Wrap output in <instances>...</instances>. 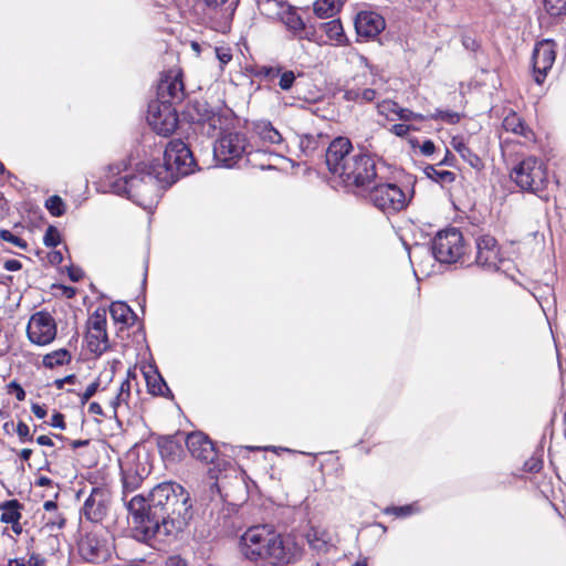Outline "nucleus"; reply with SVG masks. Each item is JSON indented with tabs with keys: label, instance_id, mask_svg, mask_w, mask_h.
Instances as JSON below:
<instances>
[{
	"label": "nucleus",
	"instance_id": "9d476101",
	"mask_svg": "<svg viewBox=\"0 0 566 566\" xmlns=\"http://www.w3.org/2000/svg\"><path fill=\"white\" fill-rule=\"evenodd\" d=\"M370 201L385 213L401 211L407 206V197L395 184H375L369 188Z\"/></svg>",
	"mask_w": 566,
	"mask_h": 566
},
{
	"label": "nucleus",
	"instance_id": "de8ad7c7",
	"mask_svg": "<svg viewBox=\"0 0 566 566\" xmlns=\"http://www.w3.org/2000/svg\"><path fill=\"white\" fill-rule=\"evenodd\" d=\"M10 392L15 394V398L19 401H23L25 399V391L24 389L15 381H11L8 386Z\"/></svg>",
	"mask_w": 566,
	"mask_h": 566
},
{
	"label": "nucleus",
	"instance_id": "2eb2a0df",
	"mask_svg": "<svg viewBox=\"0 0 566 566\" xmlns=\"http://www.w3.org/2000/svg\"><path fill=\"white\" fill-rule=\"evenodd\" d=\"M185 98L182 73L179 69L165 72L157 86V101L155 103H180Z\"/></svg>",
	"mask_w": 566,
	"mask_h": 566
},
{
	"label": "nucleus",
	"instance_id": "ea45409f",
	"mask_svg": "<svg viewBox=\"0 0 566 566\" xmlns=\"http://www.w3.org/2000/svg\"><path fill=\"white\" fill-rule=\"evenodd\" d=\"M60 242L61 235L59 230L55 227L50 226L44 233L43 243L46 247H56Z\"/></svg>",
	"mask_w": 566,
	"mask_h": 566
},
{
	"label": "nucleus",
	"instance_id": "c9c22d12",
	"mask_svg": "<svg viewBox=\"0 0 566 566\" xmlns=\"http://www.w3.org/2000/svg\"><path fill=\"white\" fill-rule=\"evenodd\" d=\"M546 12L552 17L566 14V0H543Z\"/></svg>",
	"mask_w": 566,
	"mask_h": 566
},
{
	"label": "nucleus",
	"instance_id": "e2e57ef3",
	"mask_svg": "<svg viewBox=\"0 0 566 566\" xmlns=\"http://www.w3.org/2000/svg\"><path fill=\"white\" fill-rule=\"evenodd\" d=\"M84 273L81 269L70 268L69 276L73 282H78L83 277Z\"/></svg>",
	"mask_w": 566,
	"mask_h": 566
},
{
	"label": "nucleus",
	"instance_id": "7ed1b4c3",
	"mask_svg": "<svg viewBox=\"0 0 566 566\" xmlns=\"http://www.w3.org/2000/svg\"><path fill=\"white\" fill-rule=\"evenodd\" d=\"M240 548L248 559L271 564L291 563L298 554L295 542L276 533L271 525L248 528L240 538Z\"/></svg>",
	"mask_w": 566,
	"mask_h": 566
},
{
	"label": "nucleus",
	"instance_id": "cd10ccee",
	"mask_svg": "<svg viewBox=\"0 0 566 566\" xmlns=\"http://www.w3.org/2000/svg\"><path fill=\"white\" fill-rule=\"evenodd\" d=\"M109 314L115 322L128 324L135 317L133 310L124 302H113L109 306Z\"/></svg>",
	"mask_w": 566,
	"mask_h": 566
},
{
	"label": "nucleus",
	"instance_id": "09e8293b",
	"mask_svg": "<svg viewBox=\"0 0 566 566\" xmlns=\"http://www.w3.org/2000/svg\"><path fill=\"white\" fill-rule=\"evenodd\" d=\"M411 127L406 124H395L391 126L390 132L399 137H405L410 132Z\"/></svg>",
	"mask_w": 566,
	"mask_h": 566
},
{
	"label": "nucleus",
	"instance_id": "338daca9",
	"mask_svg": "<svg viewBox=\"0 0 566 566\" xmlns=\"http://www.w3.org/2000/svg\"><path fill=\"white\" fill-rule=\"evenodd\" d=\"M411 511H412V507L410 505L399 506V507H394L392 509V512L397 516H407V515L411 514Z\"/></svg>",
	"mask_w": 566,
	"mask_h": 566
},
{
	"label": "nucleus",
	"instance_id": "c756f323",
	"mask_svg": "<svg viewBox=\"0 0 566 566\" xmlns=\"http://www.w3.org/2000/svg\"><path fill=\"white\" fill-rule=\"evenodd\" d=\"M338 8L334 0H316L314 12L318 18H331L337 12Z\"/></svg>",
	"mask_w": 566,
	"mask_h": 566
},
{
	"label": "nucleus",
	"instance_id": "aec40b11",
	"mask_svg": "<svg viewBox=\"0 0 566 566\" xmlns=\"http://www.w3.org/2000/svg\"><path fill=\"white\" fill-rule=\"evenodd\" d=\"M186 446L190 454L203 463H212L217 458L218 452L213 442L203 432L196 431L189 433L186 439Z\"/></svg>",
	"mask_w": 566,
	"mask_h": 566
},
{
	"label": "nucleus",
	"instance_id": "58836bf2",
	"mask_svg": "<svg viewBox=\"0 0 566 566\" xmlns=\"http://www.w3.org/2000/svg\"><path fill=\"white\" fill-rule=\"evenodd\" d=\"M0 239L7 241L22 250H27L28 243L20 237L13 234L9 230H0Z\"/></svg>",
	"mask_w": 566,
	"mask_h": 566
},
{
	"label": "nucleus",
	"instance_id": "4468645a",
	"mask_svg": "<svg viewBox=\"0 0 566 566\" xmlns=\"http://www.w3.org/2000/svg\"><path fill=\"white\" fill-rule=\"evenodd\" d=\"M106 325L105 312L95 311L87 321L85 342L87 349L95 355H102L109 347Z\"/></svg>",
	"mask_w": 566,
	"mask_h": 566
},
{
	"label": "nucleus",
	"instance_id": "0eeeda50",
	"mask_svg": "<svg viewBox=\"0 0 566 566\" xmlns=\"http://www.w3.org/2000/svg\"><path fill=\"white\" fill-rule=\"evenodd\" d=\"M340 179L347 187L369 189L377 179L375 159L366 153L357 151L356 158Z\"/></svg>",
	"mask_w": 566,
	"mask_h": 566
},
{
	"label": "nucleus",
	"instance_id": "e433bc0d",
	"mask_svg": "<svg viewBox=\"0 0 566 566\" xmlns=\"http://www.w3.org/2000/svg\"><path fill=\"white\" fill-rule=\"evenodd\" d=\"M427 117L431 119H439L448 124H455L460 120V114L452 111L437 109L436 113L427 115Z\"/></svg>",
	"mask_w": 566,
	"mask_h": 566
},
{
	"label": "nucleus",
	"instance_id": "bb28decb",
	"mask_svg": "<svg viewBox=\"0 0 566 566\" xmlns=\"http://www.w3.org/2000/svg\"><path fill=\"white\" fill-rule=\"evenodd\" d=\"M503 127L506 132H512L525 138L532 137V130L525 125L524 120L514 112L509 113L503 119Z\"/></svg>",
	"mask_w": 566,
	"mask_h": 566
},
{
	"label": "nucleus",
	"instance_id": "a18cd8bd",
	"mask_svg": "<svg viewBox=\"0 0 566 566\" xmlns=\"http://www.w3.org/2000/svg\"><path fill=\"white\" fill-rule=\"evenodd\" d=\"M46 565H48V560L43 555H41L36 552L28 553L27 566H46Z\"/></svg>",
	"mask_w": 566,
	"mask_h": 566
},
{
	"label": "nucleus",
	"instance_id": "0e129e2a",
	"mask_svg": "<svg viewBox=\"0 0 566 566\" xmlns=\"http://www.w3.org/2000/svg\"><path fill=\"white\" fill-rule=\"evenodd\" d=\"M421 153L426 156H430L434 153V144L431 140H424L421 145Z\"/></svg>",
	"mask_w": 566,
	"mask_h": 566
},
{
	"label": "nucleus",
	"instance_id": "052dcab7",
	"mask_svg": "<svg viewBox=\"0 0 566 566\" xmlns=\"http://www.w3.org/2000/svg\"><path fill=\"white\" fill-rule=\"evenodd\" d=\"M31 410L32 412L34 413V416L39 419H43L45 418L46 416V409L44 406H40L38 403H33L32 407H31Z\"/></svg>",
	"mask_w": 566,
	"mask_h": 566
},
{
	"label": "nucleus",
	"instance_id": "f3484780",
	"mask_svg": "<svg viewBox=\"0 0 566 566\" xmlns=\"http://www.w3.org/2000/svg\"><path fill=\"white\" fill-rule=\"evenodd\" d=\"M206 6V15L213 29L224 31L229 28L234 15L238 0H202Z\"/></svg>",
	"mask_w": 566,
	"mask_h": 566
},
{
	"label": "nucleus",
	"instance_id": "39448f33",
	"mask_svg": "<svg viewBox=\"0 0 566 566\" xmlns=\"http://www.w3.org/2000/svg\"><path fill=\"white\" fill-rule=\"evenodd\" d=\"M252 146L244 133L223 132L213 145V156L218 165L232 168L248 154Z\"/></svg>",
	"mask_w": 566,
	"mask_h": 566
},
{
	"label": "nucleus",
	"instance_id": "7c9ffc66",
	"mask_svg": "<svg viewBox=\"0 0 566 566\" xmlns=\"http://www.w3.org/2000/svg\"><path fill=\"white\" fill-rule=\"evenodd\" d=\"M202 122L203 125H207V132L210 134L211 132L223 130L224 124L226 122H228V118L219 113L211 112L202 118Z\"/></svg>",
	"mask_w": 566,
	"mask_h": 566
},
{
	"label": "nucleus",
	"instance_id": "c03bdc74",
	"mask_svg": "<svg viewBox=\"0 0 566 566\" xmlns=\"http://www.w3.org/2000/svg\"><path fill=\"white\" fill-rule=\"evenodd\" d=\"M259 9L268 14L274 13L280 8V0H256Z\"/></svg>",
	"mask_w": 566,
	"mask_h": 566
},
{
	"label": "nucleus",
	"instance_id": "4c0bfd02",
	"mask_svg": "<svg viewBox=\"0 0 566 566\" xmlns=\"http://www.w3.org/2000/svg\"><path fill=\"white\" fill-rule=\"evenodd\" d=\"M296 76L293 71H282L279 76V86L282 91H290L294 83H295Z\"/></svg>",
	"mask_w": 566,
	"mask_h": 566
},
{
	"label": "nucleus",
	"instance_id": "774afa93",
	"mask_svg": "<svg viewBox=\"0 0 566 566\" xmlns=\"http://www.w3.org/2000/svg\"><path fill=\"white\" fill-rule=\"evenodd\" d=\"M8 566H27V559L20 557V558H10L8 560Z\"/></svg>",
	"mask_w": 566,
	"mask_h": 566
},
{
	"label": "nucleus",
	"instance_id": "f03ea898",
	"mask_svg": "<svg viewBox=\"0 0 566 566\" xmlns=\"http://www.w3.org/2000/svg\"><path fill=\"white\" fill-rule=\"evenodd\" d=\"M123 171H126V165H111L105 176V186L111 192L125 196L138 206L150 209L156 202L163 185H166L164 179L157 177L159 170L154 164H140L135 174L126 172L119 178H115Z\"/></svg>",
	"mask_w": 566,
	"mask_h": 566
},
{
	"label": "nucleus",
	"instance_id": "f8f14e48",
	"mask_svg": "<svg viewBox=\"0 0 566 566\" xmlns=\"http://www.w3.org/2000/svg\"><path fill=\"white\" fill-rule=\"evenodd\" d=\"M148 124L159 135H171L178 125V114L169 103L151 102L148 106Z\"/></svg>",
	"mask_w": 566,
	"mask_h": 566
},
{
	"label": "nucleus",
	"instance_id": "5701e85b",
	"mask_svg": "<svg viewBox=\"0 0 566 566\" xmlns=\"http://www.w3.org/2000/svg\"><path fill=\"white\" fill-rule=\"evenodd\" d=\"M23 505L18 500H9L0 504V521L11 525V530L15 535H21L23 526L21 524Z\"/></svg>",
	"mask_w": 566,
	"mask_h": 566
},
{
	"label": "nucleus",
	"instance_id": "f704fd0d",
	"mask_svg": "<svg viewBox=\"0 0 566 566\" xmlns=\"http://www.w3.org/2000/svg\"><path fill=\"white\" fill-rule=\"evenodd\" d=\"M378 113L389 120H395L398 115L399 105L394 101H384L377 105Z\"/></svg>",
	"mask_w": 566,
	"mask_h": 566
},
{
	"label": "nucleus",
	"instance_id": "1a4fd4ad",
	"mask_svg": "<svg viewBox=\"0 0 566 566\" xmlns=\"http://www.w3.org/2000/svg\"><path fill=\"white\" fill-rule=\"evenodd\" d=\"M123 493H132L137 490L144 479L150 473V467L146 457H140L135 451L126 453L120 461Z\"/></svg>",
	"mask_w": 566,
	"mask_h": 566
},
{
	"label": "nucleus",
	"instance_id": "603ef678",
	"mask_svg": "<svg viewBox=\"0 0 566 566\" xmlns=\"http://www.w3.org/2000/svg\"><path fill=\"white\" fill-rule=\"evenodd\" d=\"M344 97L349 102H360V88H349L345 92Z\"/></svg>",
	"mask_w": 566,
	"mask_h": 566
},
{
	"label": "nucleus",
	"instance_id": "a211bd4d",
	"mask_svg": "<svg viewBox=\"0 0 566 566\" xmlns=\"http://www.w3.org/2000/svg\"><path fill=\"white\" fill-rule=\"evenodd\" d=\"M556 59L555 43L552 40L538 42L532 56L534 78L537 84H542L552 69Z\"/></svg>",
	"mask_w": 566,
	"mask_h": 566
},
{
	"label": "nucleus",
	"instance_id": "864d4df0",
	"mask_svg": "<svg viewBox=\"0 0 566 566\" xmlns=\"http://www.w3.org/2000/svg\"><path fill=\"white\" fill-rule=\"evenodd\" d=\"M376 91L373 88H360V102H373L376 98Z\"/></svg>",
	"mask_w": 566,
	"mask_h": 566
},
{
	"label": "nucleus",
	"instance_id": "423d86ee",
	"mask_svg": "<svg viewBox=\"0 0 566 566\" xmlns=\"http://www.w3.org/2000/svg\"><path fill=\"white\" fill-rule=\"evenodd\" d=\"M511 178L522 190L538 192L547 181V171L542 160L527 157L514 167Z\"/></svg>",
	"mask_w": 566,
	"mask_h": 566
},
{
	"label": "nucleus",
	"instance_id": "4d7b16f0",
	"mask_svg": "<svg viewBox=\"0 0 566 566\" xmlns=\"http://www.w3.org/2000/svg\"><path fill=\"white\" fill-rule=\"evenodd\" d=\"M3 268L7 270V271H18L22 268V264L20 261L18 260H14V259H10V260H7L3 264Z\"/></svg>",
	"mask_w": 566,
	"mask_h": 566
},
{
	"label": "nucleus",
	"instance_id": "20e7f679",
	"mask_svg": "<svg viewBox=\"0 0 566 566\" xmlns=\"http://www.w3.org/2000/svg\"><path fill=\"white\" fill-rule=\"evenodd\" d=\"M159 170L157 176L166 185L176 182L179 176H187L193 171L195 158L189 147L180 139L168 143L164 151V163L154 164Z\"/></svg>",
	"mask_w": 566,
	"mask_h": 566
},
{
	"label": "nucleus",
	"instance_id": "6ab92c4d",
	"mask_svg": "<svg viewBox=\"0 0 566 566\" xmlns=\"http://www.w3.org/2000/svg\"><path fill=\"white\" fill-rule=\"evenodd\" d=\"M111 493L106 488H93L83 505L84 516L94 523L101 522L108 513Z\"/></svg>",
	"mask_w": 566,
	"mask_h": 566
},
{
	"label": "nucleus",
	"instance_id": "473e14b6",
	"mask_svg": "<svg viewBox=\"0 0 566 566\" xmlns=\"http://www.w3.org/2000/svg\"><path fill=\"white\" fill-rule=\"evenodd\" d=\"M45 208L53 217H61L65 213V203L60 196H51L45 200Z\"/></svg>",
	"mask_w": 566,
	"mask_h": 566
},
{
	"label": "nucleus",
	"instance_id": "412c9836",
	"mask_svg": "<svg viewBox=\"0 0 566 566\" xmlns=\"http://www.w3.org/2000/svg\"><path fill=\"white\" fill-rule=\"evenodd\" d=\"M478 265L488 270H496L500 261V250L495 238L491 235H481L476 239Z\"/></svg>",
	"mask_w": 566,
	"mask_h": 566
},
{
	"label": "nucleus",
	"instance_id": "c85d7f7f",
	"mask_svg": "<svg viewBox=\"0 0 566 566\" xmlns=\"http://www.w3.org/2000/svg\"><path fill=\"white\" fill-rule=\"evenodd\" d=\"M70 360H71L70 353L66 349L61 348V349H57V350L46 354L43 357V366L52 369L57 366H63V365L70 363Z\"/></svg>",
	"mask_w": 566,
	"mask_h": 566
},
{
	"label": "nucleus",
	"instance_id": "5fc2aeb1",
	"mask_svg": "<svg viewBox=\"0 0 566 566\" xmlns=\"http://www.w3.org/2000/svg\"><path fill=\"white\" fill-rule=\"evenodd\" d=\"M282 72V69L281 67H273V66H270V67H263L261 73L268 77V78H274V77H279L280 74Z\"/></svg>",
	"mask_w": 566,
	"mask_h": 566
},
{
	"label": "nucleus",
	"instance_id": "8fccbe9b",
	"mask_svg": "<svg viewBox=\"0 0 566 566\" xmlns=\"http://www.w3.org/2000/svg\"><path fill=\"white\" fill-rule=\"evenodd\" d=\"M217 57L221 65L228 64L232 60V54L226 49H216Z\"/></svg>",
	"mask_w": 566,
	"mask_h": 566
},
{
	"label": "nucleus",
	"instance_id": "a878e982",
	"mask_svg": "<svg viewBox=\"0 0 566 566\" xmlns=\"http://www.w3.org/2000/svg\"><path fill=\"white\" fill-rule=\"evenodd\" d=\"M451 146L472 168H474L475 170H481L483 168V163L481 158L468 147L463 137H453L451 140Z\"/></svg>",
	"mask_w": 566,
	"mask_h": 566
},
{
	"label": "nucleus",
	"instance_id": "2f4dec72",
	"mask_svg": "<svg viewBox=\"0 0 566 566\" xmlns=\"http://www.w3.org/2000/svg\"><path fill=\"white\" fill-rule=\"evenodd\" d=\"M424 171L429 178L439 182L450 184L455 179V175L452 171L439 170L434 166H428Z\"/></svg>",
	"mask_w": 566,
	"mask_h": 566
},
{
	"label": "nucleus",
	"instance_id": "dca6fc26",
	"mask_svg": "<svg viewBox=\"0 0 566 566\" xmlns=\"http://www.w3.org/2000/svg\"><path fill=\"white\" fill-rule=\"evenodd\" d=\"M27 334L33 344L43 346L54 340L56 336V324L48 312L34 313L27 327Z\"/></svg>",
	"mask_w": 566,
	"mask_h": 566
},
{
	"label": "nucleus",
	"instance_id": "9b49d317",
	"mask_svg": "<svg viewBox=\"0 0 566 566\" xmlns=\"http://www.w3.org/2000/svg\"><path fill=\"white\" fill-rule=\"evenodd\" d=\"M352 142L347 137H337L333 139L326 149L325 161L328 170L340 178L346 172L347 167L356 158Z\"/></svg>",
	"mask_w": 566,
	"mask_h": 566
},
{
	"label": "nucleus",
	"instance_id": "a19ab883",
	"mask_svg": "<svg viewBox=\"0 0 566 566\" xmlns=\"http://www.w3.org/2000/svg\"><path fill=\"white\" fill-rule=\"evenodd\" d=\"M99 385H101V381L99 379H96L94 380L93 382H91L86 388L85 390L78 395L80 397V402L82 405L86 403L98 390L99 388Z\"/></svg>",
	"mask_w": 566,
	"mask_h": 566
},
{
	"label": "nucleus",
	"instance_id": "4be33fe9",
	"mask_svg": "<svg viewBox=\"0 0 566 566\" xmlns=\"http://www.w3.org/2000/svg\"><path fill=\"white\" fill-rule=\"evenodd\" d=\"M385 25L384 18L374 11H361L355 19L357 34L366 39H375Z\"/></svg>",
	"mask_w": 566,
	"mask_h": 566
},
{
	"label": "nucleus",
	"instance_id": "37998d69",
	"mask_svg": "<svg viewBox=\"0 0 566 566\" xmlns=\"http://www.w3.org/2000/svg\"><path fill=\"white\" fill-rule=\"evenodd\" d=\"M397 118L405 120V122H409V120H423L428 117L423 116L421 114L415 113L408 108H402L399 106Z\"/></svg>",
	"mask_w": 566,
	"mask_h": 566
},
{
	"label": "nucleus",
	"instance_id": "6e6d98bb",
	"mask_svg": "<svg viewBox=\"0 0 566 566\" xmlns=\"http://www.w3.org/2000/svg\"><path fill=\"white\" fill-rule=\"evenodd\" d=\"M148 386L150 388V391L155 395H164V389L168 390L167 385L165 384V381L161 378H160L159 384H150L148 381Z\"/></svg>",
	"mask_w": 566,
	"mask_h": 566
},
{
	"label": "nucleus",
	"instance_id": "b1692460",
	"mask_svg": "<svg viewBox=\"0 0 566 566\" xmlns=\"http://www.w3.org/2000/svg\"><path fill=\"white\" fill-rule=\"evenodd\" d=\"M253 132L259 139L268 146H274L279 150L285 149L282 134L269 120L253 123Z\"/></svg>",
	"mask_w": 566,
	"mask_h": 566
},
{
	"label": "nucleus",
	"instance_id": "13d9d810",
	"mask_svg": "<svg viewBox=\"0 0 566 566\" xmlns=\"http://www.w3.org/2000/svg\"><path fill=\"white\" fill-rule=\"evenodd\" d=\"M166 566H187V562L180 556H170L166 560Z\"/></svg>",
	"mask_w": 566,
	"mask_h": 566
},
{
	"label": "nucleus",
	"instance_id": "bf43d9fd",
	"mask_svg": "<svg viewBox=\"0 0 566 566\" xmlns=\"http://www.w3.org/2000/svg\"><path fill=\"white\" fill-rule=\"evenodd\" d=\"M48 258L49 262L54 265L61 264L63 261V254L61 251H52L49 253Z\"/></svg>",
	"mask_w": 566,
	"mask_h": 566
},
{
	"label": "nucleus",
	"instance_id": "6e6552de",
	"mask_svg": "<svg viewBox=\"0 0 566 566\" xmlns=\"http://www.w3.org/2000/svg\"><path fill=\"white\" fill-rule=\"evenodd\" d=\"M431 251L441 263L457 262L464 251L462 233L455 228L440 231L432 242Z\"/></svg>",
	"mask_w": 566,
	"mask_h": 566
},
{
	"label": "nucleus",
	"instance_id": "3c124183",
	"mask_svg": "<svg viewBox=\"0 0 566 566\" xmlns=\"http://www.w3.org/2000/svg\"><path fill=\"white\" fill-rule=\"evenodd\" d=\"M50 424L54 428L65 429L64 416L60 412H55L51 418Z\"/></svg>",
	"mask_w": 566,
	"mask_h": 566
},
{
	"label": "nucleus",
	"instance_id": "49530a36",
	"mask_svg": "<svg viewBox=\"0 0 566 566\" xmlns=\"http://www.w3.org/2000/svg\"><path fill=\"white\" fill-rule=\"evenodd\" d=\"M543 467V462L538 458H531L524 463V470L526 472H538Z\"/></svg>",
	"mask_w": 566,
	"mask_h": 566
},
{
	"label": "nucleus",
	"instance_id": "72a5a7b5",
	"mask_svg": "<svg viewBox=\"0 0 566 566\" xmlns=\"http://www.w3.org/2000/svg\"><path fill=\"white\" fill-rule=\"evenodd\" d=\"M324 29L328 39L331 40L342 42L343 39L345 38L342 23L338 20H332L329 22L324 23Z\"/></svg>",
	"mask_w": 566,
	"mask_h": 566
},
{
	"label": "nucleus",
	"instance_id": "f257e3e1",
	"mask_svg": "<svg viewBox=\"0 0 566 566\" xmlns=\"http://www.w3.org/2000/svg\"><path fill=\"white\" fill-rule=\"evenodd\" d=\"M190 495L176 482L157 484L146 500L135 495L127 504L132 516V534L139 542L176 537L192 517Z\"/></svg>",
	"mask_w": 566,
	"mask_h": 566
},
{
	"label": "nucleus",
	"instance_id": "69168bd1",
	"mask_svg": "<svg viewBox=\"0 0 566 566\" xmlns=\"http://www.w3.org/2000/svg\"><path fill=\"white\" fill-rule=\"evenodd\" d=\"M462 43L467 50L475 51L478 49V43L473 38L464 36Z\"/></svg>",
	"mask_w": 566,
	"mask_h": 566
},
{
	"label": "nucleus",
	"instance_id": "680f3d73",
	"mask_svg": "<svg viewBox=\"0 0 566 566\" xmlns=\"http://www.w3.org/2000/svg\"><path fill=\"white\" fill-rule=\"evenodd\" d=\"M289 27L293 29L294 31H301L304 29V23L298 17H293L289 21Z\"/></svg>",
	"mask_w": 566,
	"mask_h": 566
},
{
	"label": "nucleus",
	"instance_id": "79ce46f5",
	"mask_svg": "<svg viewBox=\"0 0 566 566\" xmlns=\"http://www.w3.org/2000/svg\"><path fill=\"white\" fill-rule=\"evenodd\" d=\"M15 431L21 443L31 442L33 440V434L30 432L29 426L23 421L17 423Z\"/></svg>",
	"mask_w": 566,
	"mask_h": 566
},
{
	"label": "nucleus",
	"instance_id": "393cba45",
	"mask_svg": "<svg viewBox=\"0 0 566 566\" xmlns=\"http://www.w3.org/2000/svg\"><path fill=\"white\" fill-rule=\"evenodd\" d=\"M135 377H133L130 371L128 370L126 378L120 382L116 396L111 400V408L113 410L114 417H117L118 412L129 409L132 380Z\"/></svg>",
	"mask_w": 566,
	"mask_h": 566
},
{
	"label": "nucleus",
	"instance_id": "ddd939ff",
	"mask_svg": "<svg viewBox=\"0 0 566 566\" xmlns=\"http://www.w3.org/2000/svg\"><path fill=\"white\" fill-rule=\"evenodd\" d=\"M78 553L88 563L102 564L111 557L112 544L103 535L91 532L78 542Z\"/></svg>",
	"mask_w": 566,
	"mask_h": 566
}]
</instances>
